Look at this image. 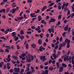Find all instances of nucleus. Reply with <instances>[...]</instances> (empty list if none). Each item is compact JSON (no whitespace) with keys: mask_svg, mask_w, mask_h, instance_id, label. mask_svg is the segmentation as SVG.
<instances>
[{"mask_svg":"<svg viewBox=\"0 0 74 74\" xmlns=\"http://www.w3.org/2000/svg\"><path fill=\"white\" fill-rule=\"evenodd\" d=\"M23 16H22L21 17H17V19L19 20H22V19H23Z\"/></svg>","mask_w":74,"mask_h":74,"instance_id":"f3484780","label":"nucleus"},{"mask_svg":"<svg viewBox=\"0 0 74 74\" xmlns=\"http://www.w3.org/2000/svg\"><path fill=\"white\" fill-rule=\"evenodd\" d=\"M70 10H68V12H67V15H70Z\"/></svg>","mask_w":74,"mask_h":74,"instance_id":"72a5a7b5","label":"nucleus"},{"mask_svg":"<svg viewBox=\"0 0 74 74\" xmlns=\"http://www.w3.org/2000/svg\"><path fill=\"white\" fill-rule=\"evenodd\" d=\"M65 35H66V32H65L64 33H63L62 36H63V37H65Z\"/></svg>","mask_w":74,"mask_h":74,"instance_id":"4c0bfd02","label":"nucleus"},{"mask_svg":"<svg viewBox=\"0 0 74 74\" xmlns=\"http://www.w3.org/2000/svg\"><path fill=\"white\" fill-rule=\"evenodd\" d=\"M0 52H4V50L2 49H0Z\"/></svg>","mask_w":74,"mask_h":74,"instance_id":"0e129e2a","label":"nucleus"},{"mask_svg":"<svg viewBox=\"0 0 74 74\" xmlns=\"http://www.w3.org/2000/svg\"><path fill=\"white\" fill-rule=\"evenodd\" d=\"M26 55V54L25 53H23L22 54H21L22 56H23V57H25V56Z\"/></svg>","mask_w":74,"mask_h":74,"instance_id":"b1692460","label":"nucleus"},{"mask_svg":"<svg viewBox=\"0 0 74 74\" xmlns=\"http://www.w3.org/2000/svg\"><path fill=\"white\" fill-rule=\"evenodd\" d=\"M53 56L54 59H56V55L55 53H53Z\"/></svg>","mask_w":74,"mask_h":74,"instance_id":"4468645a","label":"nucleus"},{"mask_svg":"<svg viewBox=\"0 0 74 74\" xmlns=\"http://www.w3.org/2000/svg\"><path fill=\"white\" fill-rule=\"evenodd\" d=\"M31 71H28L27 73V74H31Z\"/></svg>","mask_w":74,"mask_h":74,"instance_id":"8fccbe9b","label":"nucleus"},{"mask_svg":"<svg viewBox=\"0 0 74 74\" xmlns=\"http://www.w3.org/2000/svg\"><path fill=\"white\" fill-rule=\"evenodd\" d=\"M49 70H50V71H52V70H53V67L52 66H50L49 68Z\"/></svg>","mask_w":74,"mask_h":74,"instance_id":"2eb2a0df","label":"nucleus"},{"mask_svg":"<svg viewBox=\"0 0 74 74\" xmlns=\"http://www.w3.org/2000/svg\"><path fill=\"white\" fill-rule=\"evenodd\" d=\"M11 58H6V60L7 62H8V63H9V62H10L11 61Z\"/></svg>","mask_w":74,"mask_h":74,"instance_id":"6ab92c4d","label":"nucleus"},{"mask_svg":"<svg viewBox=\"0 0 74 74\" xmlns=\"http://www.w3.org/2000/svg\"><path fill=\"white\" fill-rule=\"evenodd\" d=\"M6 12H8L10 10V8H8L6 9Z\"/></svg>","mask_w":74,"mask_h":74,"instance_id":"5701e85b","label":"nucleus"},{"mask_svg":"<svg viewBox=\"0 0 74 74\" xmlns=\"http://www.w3.org/2000/svg\"><path fill=\"white\" fill-rule=\"evenodd\" d=\"M44 64L45 66H47V65H48V61H47V62L45 63H44Z\"/></svg>","mask_w":74,"mask_h":74,"instance_id":"c03bdc74","label":"nucleus"},{"mask_svg":"<svg viewBox=\"0 0 74 74\" xmlns=\"http://www.w3.org/2000/svg\"><path fill=\"white\" fill-rule=\"evenodd\" d=\"M2 18H3V19H6V17L5 16L3 15L2 16Z\"/></svg>","mask_w":74,"mask_h":74,"instance_id":"de8ad7c7","label":"nucleus"},{"mask_svg":"<svg viewBox=\"0 0 74 74\" xmlns=\"http://www.w3.org/2000/svg\"><path fill=\"white\" fill-rule=\"evenodd\" d=\"M59 47V46L58 45H56L54 47V49H58V47Z\"/></svg>","mask_w":74,"mask_h":74,"instance_id":"c756f323","label":"nucleus"},{"mask_svg":"<svg viewBox=\"0 0 74 74\" xmlns=\"http://www.w3.org/2000/svg\"><path fill=\"white\" fill-rule=\"evenodd\" d=\"M23 11H22L20 13V16H22V14H23Z\"/></svg>","mask_w":74,"mask_h":74,"instance_id":"13d9d810","label":"nucleus"},{"mask_svg":"<svg viewBox=\"0 0 74 74\" xmlns=\"http://www.w3.org/2000/svg\"><path fill=\"white\" fill-rule=\"evenodd\" d=\"M42 47V46H41L40 47L39 49V51H41V52H42V50H45V48H44V47Z\"/></svg>","mask_w":74,"mask_h":74,"instance_id":"7ed1b4c3","label":"nucleus"},{"mask_svg":"<svg viewBox=\"0 0 74 74\" xmlns=\"http://www.w3.org/2000/svg\"><path fill=\"white\" fill-rule=\"evenodd\" d=\"M12 58L15 60H18V57L16 56H12Z\"/></svg>","mask_w":74,"mask_h":74,"instance_id":"39448f33","label":"nucleus"},{"mask_svg":"<svg viewBox=\"0 0 74 74\" xmlns=\"http://www.w3.org/2000/svg\"><path fill=\"white\" fill-rule=\"evenodd\" d=\"M28 43H27L26 45V49H28V48H29V47L28 46Z\"/></svg>","mask_w":74,"mask_h":74,"instance_id":"c9c22d12","label":"nucleus"},{"mask_svg":"<svg viewBox=\"0 0 74 74\" xmlns=\"http://www.w3.org/2000/svg\"><path fill=\"white\" fill-rule=\"evenodd\" d=\"M56 64L57 66V69H59V63L57 62L56 63Z\"/></svg>","mask_w":74,"mask_h":74,"instance_id":"bb28decb","label":"nucleus"},{"mask_svg":"<svg viewBox=\"0 0 74 74\" xmlns=\"http://www.w3.org/2000/svg\"><path fill=\"white\" fill-rule=\"evenodd\" d=\"M49 35L48 34H46V36L47 37H49Z\"/></svg>","mask_w":74,"mask_h":74,"instance_id":"69168bd1","label":"nucleus"},{"mask_svg":"<svg viewBox=\"0 0 74 74\" xmlns=\"http://www.w3.org/2000/svg\"><path fill=\"white\" fill-rule=\"evenodd\" d=\"M5 52H7V53H8L9 52H10L9 49H5Z\"/></svg>","mask_w":74,"mask_h":74,"instance_id":"aec40b11","label":"nucleus"},{"mask_svg":"<svg viewBox=\"0 0 74 74\" xmlns=\"http://www.w3.org/2000/svg\"><path fill=\"white\" fill-rule=\"evenodd\" d=\"M58 9H59V10H61V8H62V7L61 6H58Z\"/></svg>","mask_w":74,"mask_h":74,"instance_id":"bf43d9fd","label":"nucleus"},{"mask_svg":"<svg viewBox=\"0 0 74 74\" xmlns=\"http://www.w3.org/2000/svg\"><path fill=\"white\" fill-rule=\"evenodd\" d=\"M20 34H21V35H23V34H24V32H23V30H21L20 31Z\"/></svg>","mask_w":74,"mask_h":74,"instance_id":"412c9836","label":"nucleus"},{"mask_svg":"<svg viewBox=\"0 0 74 74\" xmlns=\"http://www.w3.org/2000/svg\"><path fill=\"white\" fill-rule=\"evenodd\" d=\"M67 22V21L66 20H65L64 21V23H66Z\"/></svg>","mask_w":74,"mask_h":74,"instance_id":"052dcab7","label":"nucleus"},{"mask_svg":"<svg viewBox=\"0 0 74 74\" xmlns=\"http://www.w3.org/2000/svg\"><path fill=\"white\" fill-rule=\"evenodd\" d=\"M7 69H8V70H10V69H11V67L10 66H7Z\"/></svg>","mask_w":74,"mask_h":74,"instance_id":"864d4df0","label":"nucleus"},{"mask_svg":"<svg viewBox=\"0 0 74 74\" xmlns=\"http://www.w3.org/2000/svg\"><path fill=\"white\" fill-rule=\"evenodd\" d=\"M62 67H64L65 68H66V67H67V65H66L64 63H63L62 64Z\"/></svg>","mask_w":74,"mask_h":74,"instance_id":"4be33fe9","label":"nucleus"},{"mask_svg":"<svg viewBox=\"0 0 74 74\" xmlns=\"http://www.w3.org/2000/svg\"><path fill=\"white\" fill-rule=\"evenodd\" d=\"M37 19V18H33L32 19V21H34V20H35V19Z\"/></svg>","mask_w":74,"mask_h":74,"instance_id":"4d7b16f0","label":"nucleus"},{"mask_svg":"<svg viewBox=\"0 0 74 74\" xmlns=\"http://www.w3.org/2000/svg\"><path fill=\"white\" fill-rule=\"evenodd\" d=\"M17 49H20V47H19V46L18 45H17Z\"/></svg>","mask_w":74,"mask_h":74,"instance_id":"37998d69","label":"nucleus"},{"mask_svg":"<svg viewBox=\"0 0 74 74\" xmlns=\"http://www.w3.org/2000/svg\"><path fill=\"white\" fill-rule=\"evenodd\" d=\"M27 66H28V67H30V64L27 63Z\"/></svg>","mask_w":74,"mask_h":74,"instance_id":"6e6d98bb","label":"nucleus"},{"mask_svg":"<svg viewBox=\"0 0 74 74\" xmlns=\"http://www.w3.org/2000/svg\"><path fill=\"white\" fill-rule=\"evenodd\" d=\"M64 11H66V10H67V7H66L64 8Z\"/></svg>","mask_w":74,"mask_h":74,"instance_id":"680f3d73","label":"nucleus"},{"mask_svg":"<svg viewBox=\"0 0 74 74\" xmlns=\"http://www.w3.org/2000/svg\"><path fill=\"white\" fill-rule=\"evenodd\" d=\"M11 34L12 37H14V38H15V37H16V36H15V32L12 33Z\"/></svg>","mask_w":74,"mask_h":74,"instance_id":"9d476101","label":"nucleus"},{"mask_svg":"<svg viewBox=\"0 0 74 74\" xmlns=\"http://www.w3.org/2000/svg\"><path fill=\"white\" fill-rule=\"evenodd\" d=\"M30 16H31L32 18H34V15L33 14V13H31L30 14Z\"/></svg>","mask_w":74,"mask_h":74,"instance_id":"2f4dec72","label":"nucleus"},{"mask_svg":"<svg viewBox=\"0 0 74 74\" xmlns=\"http://www.w3.org/2000/svg\"><path fill=\"white\" fill-rule=\"evenodd\" d=\"M38 43L39 45L42 44V40H41L39 39L38 40Z\"/></svg>","mask_w":74,"mask_h":74,"instance_id":"6e6552de","label":"nucleus"},{"mask_svg":"<svg viewBox=\"0 0 74 74\" xmlns=\"http://www.w3.org/2000/svg\"><path fill=\"white\" fill-rule=\"evenodd\" d=\"M70 30H71V28L69 27L68 28V32L69 33V32H70Z\"/></svg>","mask_w":74,"mask_h":74,"instance_id":"58836bf2","label":"nucleus"},{"mask_svg":"<svg viewBox=\"0 0 74 74\" xmlns=\"http://www.w3.org/2000/svg\"><path fill=\"white\" fill-rule=\"evenodd\" d=\"M48 66H45V70H48Z\"/></svg>","mask_w":74,"mask_h":74,"instance_id":"79ce46f5","label":"nucleus"},{"mask_svg":"<svg viewBox=\"0 0 74 74\" xmlns=\"http://www.w3.org/2000/svg\"><path fill=\"white\" fill-rule=\"evenodd\" d=\"M19 70H20V69L19 68H14V72H16L17 73H18L19 72Z\"/></svg>","mask_w":74,"mask_h":74,"instance_id":"f03ea898","label":"nucleus"},{"mask_svg":"<svg viewBox=\"0 0 74 74\" xmlns=\"http://www.w3.org/2000/svg\"><path fill=\"white\" fill-rule=\"evenodd\" d=\"M31 46L32 48H35L36 47V45L34 44H32Z\"/></svg>","mask_w":74,"mask_h":74,"instance_id":"1a4fd4ad","label":"nucleus"},{"mask_svg":"<svg viewBox=\"0 0 74 74\" xmlns=\"http://www.w3.org/2000/svg\"><path fill=\"white\" fill-rule=\"evenodd\" d=\"M66 47L67 48H69L70 47V43H67Z\"/></svg>","mask_w":74,"mask_h":74,"instance_id":"a878e982","label":"nucleus"},{"mask_svg":"<svg viewBox=\"0 0 74 74\" xmlns=\"http://www.w3.org/2000/svg\"><path fill=\"white\" fill-rule=\"evenodd\" d=\"M61 18H62V15H59L58 17V19H60Z\"/></svg>","mask_w":74,"mask_h":74,"instance_id":"473e14b6","label":"nucleus"},{"mask_svg":"<svg viewBox=\"0 0 74 74\" xmlns=\"http://www.w3.org/2000/svg\"><path fill=\"white\" fill-rule=\"evenodd\" d=\"M18 39H19V38L18 37L16 36L15 37V39H14V40L15 41H16Z\"/></svg>","mask_w":74,"mask_h":74,"instance_id":"393cba45","label":"nucleus"},{"mask_svg":"<svg viewBox=\"0 0 74 74\" xmlns=\"http://www.w3.org/2000/svg\"><path fill=\"white\" fill-rule=\"evenodd\" d=\"M24 36L23 35H21L20 36V37L19 38H20V39H21V41H22L24 39Z\"/></svg>","mask_w":74,"mask_h":74,"instance_id":"9b49d317","label":"nucleus"},{"mask_svg":"<svg viewBox=\"0 0 74 74\" xmlns=\"http://www.w3.org/2000/svg\"><path fill=\"white\" fill-rule=\"evenodd\" d=\"M45 58V56H42L40 57V60H42Z\"/></svg>","mask_w":74,"mask_h":74,"instance_id":"f8f14e48","label":"nucleus"},{"mask_svg":"<svg viewBox=\"0 0 74 74\" xmlns=\"http://www.w3.org/2000/svg\"><path fill=\"white\" fill-rule=\"evenodd\" d=\"M58 61L59 62H62V60L61 58H59Z\"/></svg>","mask_w":74,"mask_h":74,"instance_id":"49530a36","label":"nucleus"},{"mask_svg":"<svg viewBox=\"0 0 74 74\" xmlns=\"http://www.w3.org/2000/svg\"><path fill=\"white\" fill-rule=\"evenodd\" d=\"M69 27L67 25H66V27H65L64 28V30L65 31H67V30H68V28Z\"/></svg>","mask_w":74,"mask_h":74,"instance_id":"dca6fc26","label":"nucleus"},{"mask_svg":"<svg viewBox=\"0 0 74 74\" xmlns=\"http://www.w3.org/2000/svg\"><path fill=\"white\" fill-rule=\"evenodd\" d=\"M59 42L58 41H57L55 44V45H58V44H59Z\"/></svg>","mask_w":74,"mask_h":74,"instance_id":"09e8293b","label":"nucleus"},{"mask_svg":"<svg viewBox=\"0 0 74 74\" xmlns=\"http://www.w3.org/2000/svg\"><path fill=\"white\" fill-rule=\"evenodd\" d=\"M3 12L5 13V9H3L0 10V13Z\"/></svg>","mask_w":74,"mask_h":74,"instance_id":"0eeeda50","label":"nucleus"},{"mask_svg":"<svg viewBox=\"0 0 74 74\" xmlns=\"http://www.w3.org/2000/svg\"><path fill=\"white\" fill-rule=\"evenodd\" d=\"M64 74H70V73H69V72H65Z\"/></svg>","mask_w":74,"mask_h":74,"instance_id":"774afa93","label":"nucleus"},{"mask_svg":"<svg viewBox=\"0 0 74 74\" xmlns=\"http://www.w3.org/2000/svg\"><path fill=\"white\" fill-rule=\"evenodd\" d=\"M66 42H64L62 43V45H63V46L65 47V46H66Z\"/></svg>","mask_w":74,"mask_h":74,"instance_id":"e433bc0d","label":"nucleus"},{"mask_svg":"<svg viewBox=\"0 0 74 74\" xmlns=\"http://www.w3.org/2000/svg\"><path fill=\"white\" fill-rule=\"evenodd\" d=\"M60 1H61V0H56V3H59V2H60Z\"/></svg>","mask_w":74,"mask_h":74,"instance_id":"603ef678","label":"nucleus"},{"mask_svg":"<svg viewBox=\"0 0 74 74\" xmlns=\"http://www.w3.org/2000/svg\"><path fill=\"white\" fill-rule=\"evenodd\" d=\"M57 23L56 24V25H60V21H58Z\"/></svg>","mask_w":74,"mask_h":74,"instance_id":"a19ab883","label":"nucleus"},{"mask_svg":"<svg viewBox=\"0 0 74 74\" xmlns=\"http://www.w3.org/2000/svg\"><path fill=\"white\" fill-rule=\"evenodd\" d=\"M56 20L54 18H51L50 20L49 21V23H51V22H55Z\"/></svg>","mask_w":74,"mask_h":74,"instance_id":"20e7f679","label":"nucleus"},{"mask_svg":"<svg viewBox=\"0 0 74 74\" xmlns=\"http://www.w3.org/2000/svg\"><path fill=\"white\" fill-rule=\"evenodd\" d=\"M5 48H8V49H11V47L9 46H5Z\"/></svg>","mask_w":74,"mask_h":74,"instance_id":"cd10ccee","label":"nucleus"},{"mask_svg":"<svg viewBox=\"0 0 74 74\" xmlns=\"http://www.w3.org/2000/svg\"><path fill=\"white\" fill-rule=\"evenodd\" d=\"M26 69H27V70H26L25 71V72H27V71H30V69L29 67H27L26 68Z\"/></svg>","mask_w":74,"mask_h":74,"instance_id":"a211bd4d","label":"nucleus"},{"mask_svg":"<svg viewBox=\"0 0 74 74\" xmlns=\"http://www.w3.org/2000/svg\"><path fill=\"white\" fill-rule=\"evenodd\" d=\"M61 53V52H60V51H59L58 52L57 55H60Z\"/></svg>","mask_w":74,"mask_h":74,"instance_id":"f704fd0d","label":"nucleus"},{"mask_svg":"<svg viewBox=\"0 0 74 74\" xmlns=\"http://www.w3.org/2000/svg\"><path fill=\"white\" fill-rule=\"evenodd\" d=\"M45 74H48V70H46L45 71Z\"/></svg>","mask_w":74,"mask_h":74,"instance_id":"7c9ffc66","label":"nucleus"},{"mask_svg":"<svg viewBox=\"0 0 74 74\" xmlns=\"http://www.w3.org/2000/svg\"><path fill=\"white\" fill-rule=\"evenodd\" d=\"M21 73H23L24 72V69H21Z\"/></svg>","mask_w":74,"mask_h":74,"instance_id":"e2e57ef3","label":"nucleus"},{"mask_svg":"<svg viewBox=\"0 0 74 74\" xmlns=\"http://www.w3.org/2000/svg\"><path fill=\"white\" fill-rule=\"evenodd\" d=\"M11 48L12 50H14V45H12L11 46Z\"/></svg>","mask_w":74,"mask_h":74,"instance_id":"ea45409f","label":"nucleus"},{"mask_svg":"<svg viewBox=\"0 0 74 74\" xmlns=\"http://www.w3.org/2000/svg\"><path fill=\"white\" fill-rule=\"evenodd\" d=\"M27 1L29 3H32V0H28Z\"/></svg>","mask_w":74,"mask_h":74,"instance_id":"c85d7f7f","label":"nucleus"},{"mask_svg":"<svg viewBox=\"0 0 74 74\" xmlns=\"http://www.w3.org/2000/svg\"><path fill=\"white\" fill-rule=\"evenodd\" d=\"M12 13L13 14H14L16 11V9L15 8L12 9Z\"/></svg>","mask_w":74,"mask_h":74,"instance_id":"ddd939ff","label":"nucleus"},{"mask_svg":"<svg viewBox=\"0 0 74 74\" xmlns=\"http://www.w3.org/2000/svg\"><path fill=\"white\" fill-rule=\"evenodd\" d=\"M28 57L26 58V60L28 62H32L31 60H33L34 59V57L32 55H31L30 54H28Z\"/></svg>","mask_w":74,"mask_h":74,"instance_id":"f257e3e1","label":"nucleus"},{"mask_svg":"<svg viewBox=\"0 0 74 74\" xmlns=\"http://www.w3.org/2000/svg\"><path fill=\"white\" fill-rule=\"evenodd\" d=\"M51 47L52 48H54L55 47V45L53 43L51 44Z\"/></svg>","mask_w":74,"mask_h":74,"instance_id":"a18cd8bd","label":"nucleus"},{"mask_svg":"<svg viewBox=\"0 0 74 74\" xmlns=\"http://www.w3.org/2000/svg\"><path fill=\"white\" fill-rule=\"evenodd\" d=\"M14 70L13 69H10V73H13Z\"/></svg>","mask_w":74,"mask_h":74,"instance_id":"5fc2aeb1","label":"nucleus"},{"mask_svg":"<svg viewBox=\"0 0 74 74\" xmlns=\"http://www.w3.org/2000/svg\"><path fill=\"white\" fill-rule=\"evenodd\" d=\"M74 16V13H73L71 15V17L73 18V16Z\"/></svg>","mask_w":74,"mask_h":74,"instance_id":"338daca9","label":"nucleus"},{"mask_svg":"<svg viewBox=\"0 0 74 74\" xmlns=\"http://www.w3.org/2000/svg\"><path fill=\"white\" fill-rule=\"evenodd\" d=\"M27 33L28 34H30L32 33V32H27Z\"/></svg>","mask_w":74,"mask_h":74,"instance_id":"3c124183","label":"nucleus"},{"mask_svg":"<svg viewBox=\"0 0 74 74\" xmlns=\"http://www.w3.org/2000/svg\"><path fill=\"white\" fill-rule=\"evenodd\" d=\"M65 42H67V44H70V40L69 39H68L67 38H66L65 39Z\"/></svg>","mask_w":74,"mask_h":74,"instance_id":"423d86ee","label":"nucleus"}]
</instances>
